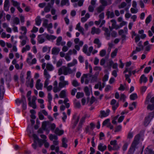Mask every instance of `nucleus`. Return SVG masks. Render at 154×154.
Segmentation results:
<instances>
[{"mask_svg":"<svg viewBox=\"0 0 154 154\" xmlns=\"http://www.w3.org/2000/svg\"><path fill=\"white\" fill-rule=\"evenodd\" d=\"M76 68L75 67L72 70L70 68L68 67L63 66L60 68L58 70V75H60L63 74L65 75H66L68 74H72L73 72L75 71Z\"/></svg>","mask_w":154,"mask_h":154,"instance_id":"obj_1","label":"nucleus"},{"mask_svg":"<svg viewBox=\"0 0 154 154\" xmlns=\"http://www.w3.org/2000/svg\"><path fill=\"white\" fill-rule=\"evenodd\" d=\"M138 140L136 139V136L134 137V140L129 149L128 154H132L134 153L135 150L136 146L138 144Z\"/></svg>","mask_w":154,"mask_h":154,"instance_id":"obj_2","label":"nucleus"},{"mask_svg":"<svg viewBox=\"0 0 154 154\" xmlns=\"http://www.w3.org/2000/svg\"><path fill=\"white\" fill-rule=\"evenodd\" d=\"M100 2L101 4L96 10H104L105 7L111 4V0H100Z\"/></svg>","mask_w":154,"mask_h":154,"instance_id":"obj_3","label":"nucleus"},{"mask_svg":"<svg viewBox=\"0 0 154 154\" xmlns=\"http://www.w3.org/2000/svg\"><path fill=\"white\" fill-rule=\"evenodd\" d=\"M88 46L87 45H84L83 47L82 51L85 54L88 56H90L93 49V48L92 46H91L88 48Z\"/></svg>","mask_w":154,"mask_h":154,"instance_id":"obj_4","label":"nucleus"},{"mask_svg":"<svg viewBox=\"0 0 154 154\" xmlns=\"http://www.w3.org/2000/svg\"><path fill=\"white\" fill-rule=\"evenodd\" d=\"M154 116V112H152L149 113L147 116L145 117L144 121V125L145 126H147L149 124Z\"/></svg>","mask_w":154,"mask_h":154,"instance_id":"obj_5","label":"nucleus"},{"mask_svg":"<svg viewBox=\"0 0 154 154\" xmlns=\"http://www.w3.org/2000/svg\"><path fill=\"white\" fill-rule=\"evenodd\" d=\"M80 117L79 116H77L76 113L73 116L72 120L73 121L74 123L72 125V128L74 129L79 121Z\"/></svg>","mask_w":154,"mask_h":154,"instance_id":"obj_6","label":"nucleus"},{"mask_svg":"<svg viewBox=\"0 0 154 154\" xmlns=\"http://www.w3.org/2000/svg\"><path fill=\"white\" fill-rule=\"evenodd\" d=\"M46 33L38 35V36L37 40L39 44H42L45 42V39L46 38Z\"/></svg>","mask_w":154,"mask_h":154,"instance_id":"obj_7","label":"nucleus"},{"mask_svg":"<svg viewBox=\"0 0 154 154\" xmlns=\"http://www.w3.org/2000/svg\"><path fill=\"white\" fill-rule=\"evenodd\" d=\"M110 112V111L109 109H106V112L104 110H101L98 117L101 119L104 117H106L109 115Z\"/></svg>","mask_w":154,"mask_h":154,"instance_id":"obj_8","label":"nucleus"},{"mask_svg":"<svg viewBox=\"0 0 154 154\" xmlns=\"http://www.w3.org/2000/svg\"><path fill=\"white\" fill-rule=\"evenodd\" d=\"M116 103V100L114 99H112L110 102V104L112 105V109L114 112L119 106V103Z\"/></svg>","mask_w":154,"mask_h":154,"instance_id":"obj_9","label":"nucleus"},{"mask_svg":"<svg viewBox=\"0 0 154 154\" xmlns=\"http://www.w3.org/2000/svg\"><path fill=\"white\" fill-rule=\"evenodd\" d=\"M19 38L22 40L21 42V44L22 46L24 45L26 43L27 41H29L28 37L26 35H21L19 36Z\"/></svg>","mask_w":154,"mask_h":154,"instance_id":"obj_10","label":"nucleus"},{"mask_svg":"<svg viewBox=\"0 0 154 154\" xmlns=\"http://www.w3.org/2000/svg\"><path fill=\"white\" fill-rule=\"evenodd\" d=\"M36 99V97L35 96H33L32 97L31 101L29 102L28 105L29 106L32 107L33 109H36V105L35 101Z\"/></svg>","mask_w":154,"mask_h":154,"instance_id":"obj_11","label":"nucleus"},{"mask_svg":"<svg viewBox=\"0 0 154 154\" xmlns=\"http://www.w3.org/2000/svg\"><path fill=\"white\" fill-rule=\"evenodd\" d=\"M58 83L57 81H55L53 83L54 87L53 88V91L54 93H56L60 91V88L59 87L57 86Z\"/></svg>","mask_w":154,"mask_h":154,"instance_id":"obj_12","label":"nucleus"},{"mask_svg":"<svg viewBox=\"0 0 154 154\" xmlns=\"http://www.w3.org/2000/svg\"><path fill=\"white\" fill-rule=\"evenodd\" d=\"M99 73V72H96L95 74L93 75H91V74H88V75H89V77H92V79L91 80V82H94L97 81V76Z\"/></svg>","mask_w":154,"mask_h":154,"instance_id":"obj_13","label":"nucleus"},{"mask_svg":"<svg viewBox=\"0 0 154 154\" xmlns=\"http://www.w3.org/2000/svg\"><path fill=\"white\" fill-rule=\"evenodd\" d=\"M41 80L38 79L36 82L35 84V87L38 90H42L43 87V84L41 83Z\"/></svg>","mask_w":154,"mask_h":154,"instance_id":"obj_14","label":"nucleus"},{"mask_svg":"<svg viewBox=\"0 0 154 154\" xmlns=\"http://www.w3.org/2000/svg\"><path fill=\"white\" fill-rule=\"evenodd\" d=\"M49 125V122L45 121L42 122V129L48 132V134L49 133V130L47 128H46V126L48 125Z\"/></svg>","mask_w":154,"mask_h":154,"instance_id":"obj_15","label":"nucleus"},{"mask_svg":"<svg viewBox=\"0 0 154 154\" xmlns=\"http://www.w3.org/2000/svg\"><path fill=\"white\" fill-rule=\"evenodd\" d=\"M69 82L68 81H63V82H60L58 84L59 88H60V91L61 89L63 88H65L66 85H69Z\"/></svg>","mask_w":154,"mask_h":154,"instance_id":"obj_16","label":"nucleus"},{"mask_svg":"<svg viewBox=\"0 0 154 154\" xmlns=\"http://www.w3.org/2000/svg\"><path fill=\"white\" fill-rule=\"evenodd\" d=\"M103 30L105 31L104 34L106 39L107 40H109L110 36V31L109 30L108 28H105L103 29Z\"/></svg>","mask_w":154,"mask_h":154,"instance_id":"obj_17","label":"nucleus"},{"mask_svg":"<svg viewBox=\"0 0 154 154\" xmlns=\"http://www.w3.org/2000/svg\"><path fill=\"white\" fill-rule=\"evenodd\" d=\"M100 30L99 29L93 27L91 29V33L92 35H94L95 34H98L100 33Z\"/></svg>","mask_w":154,"mask_h":154,"instance_id":"obj_18","label":"nucleus"},{"mask_svg":"<svg viewBox=\"0 0 154 154\" xmlns=\"http://www.w3.org/2000/svg\"><path fill=\"white\" fill-rule=\"evenodd\" d=\"M148 81L147 78L146 77L145 75L144 74L142 75L140 77L139 82L141 84L142 82L146 83Z\"/></svg>","mask_w":154,"mask_h":154,"instance_id":"obj_19","label":"nucleus"},{"mask_svg":"<svg viewBox=\"0 0 154 154\" xmlns=\"http://www.w3.org/2000/svg\"><path fill=\"white\" fill-rule=\"evenodd\" d=\"M96 0H91V5H90L88 8V10H94L96 7L95 4Z\"/></svg>","mask_w":154,"mask_h":154,"instance_id":"obj_20","label":"nucleus"},{"mask_svg":"<svg viewBox=\"0 0 154 154\" xmlns=\"http://www.w3.org/2000/svg\"><path fill=\"white\" fill-rule=\"evenodd\" d=\"M107 148L106 145H103V144L102 143H100L98 146V149L101 152H103Z\"/></svg>","mask_w":154,"mask_h":154,"instance_id":"obj_21","label":"nucleus"},{"mask_svg":"<svg viewBox=\"0 0 154 154\" xmlns=\"http://www.w3.org/2000/svg\"><path fill=\"white\" fill-rule=\"evenodd\" d=\"M11 2L12 3L13 5L14 6L17 7V10H22L20 8V3L17 2V1L14 0H12L11 1Z\"/></svg>","mask_w":154,"mask_h":154,"instance_id":"obj_22","label":"nucleus"},{"mask_svg":"<svg viewBox=\"0 0 154 154\" xmlns=\"http://www.w3.org/2000/svg\"><path fill=\"white\" fill-rule=\"evenodd\" d=\"M54 133L58 136H61L63 134L64 131L63 130H60L58 128H57L54 131Z\"/></svg>","mask_w":154,"mask_h":154,"instance_id":"obj_23","label":"nucleus"},{"mask_svg":"<svg viewBox=\"0 0 154 154\" xmlns=\"http://www.w3.org/2000/svg\"><path fill=\"white\" fill-rule=\"evenodd\" d=\"M69 0H61L60 6L63 7L64 5L69 6Z\"/></svg>","mask_w":154,"mask_h":154,"instance_id":"obj_24","label":"nucleus"},{"mask_svg":"<svg viewBox=\"0 0 154 154\" xmlns=\"http://www.w3.org/2000/svg\"><path fill=\"white\" fill-rule=\"evenodd\" d=\"M111 22L112 23V26L113 29H117L119 28V25L116 24V22L115 20L112 19L111 20Z\"/></svg>","mask_w":154,"mask_h":154,"instance_id":"obj_25","label":"nucleus"},{"mask_svg":"<svg viewBox=\"0 0 154 154\" xmlns=\"http://www.w3.org/2000/svg\"><path fill=\"white\" fill-rule=\"evenodd\" d=\"M60 50V49L58 48H53L52 49V54L54 55H57L58 54Z\"/></svg>","mask_w":154,"mask_h":154,"instance_id":"obj_26","label":"nucleus"},{"mask_svg":"<svg viewBox=\"0 0 154 154\" xmlns=\"http://www.w3.org/2000/svg\"><path fill=\"white\" fill-rule=\"evenodd\" d=\"M66 90L65 89L61 91L59 94V97L60 98H64L66 97Z\"/></svg>","mask_w":154,"mask_h":154,"instance_id":"obj_27","label":"nucleus"},{"mask_svg":"<svg viewBox=\"0 0 154 154\" xmlns=\"http://www.w3.org/2000/svg\"><path fill=\"white\" fill-rule=\"evenodd\" d=\"M75 29H78L79 31L83 34L84 29L82 27L80 26V23H78L77 24Z\"/></svg>","mask_w":154,"mask_h":154,"instance_id":"obj_28","label":"nucleus"},{"mask_svg":"<svg viewBox=\"0 0 154 154\" xmlns=\"http://www.w3.org/2000/svg\"><path fill=\"white\" fill-rule=\"evenodd\" d=\"M144 153L145 154H152V150L148 147L145 149Z\"/></svg>","mask_w":154,"mask_h":154,"instance_id":"obj_29","label":"nucleus"},{"mask_svg":"<svg viewBox=\"0 0 154 154\" xmlns=\"http://www.w3.org/2000/svg\"><path fill=\"white\" fill-rule=\"evenodd\" d=\"M9 0H5L4 4V10H8L9 7Z\"/></svg>","mask_w":154,"mask_h":154,"instance_id":"obj_30","label":"nucleus"},{"mask_svg":"<svg viewBox=\"0 0 154 154\" xmlns=\"http://www.w3.org/2000/svg\"><path fill=\"white\" fill-rule=\"evenodd\" d=\"M46 38L48 40H53L55 39L56 38V37L52 35H49L48 34L46 33Z\"/></svg>","mask_w":154,"mask_h":154,"instance_id":"obj_31","label":"nucleus"},{"mask_svg":"<svg viewBox=\"0 0 154 154\" xmlns=\"http://www.w3.org/2000/svg\"><path fill=\"white\" fill-rule=\"evenodd\" d=\"M49 139L51 141L58 140L57 136L54 134H49Z\"/></svg>","mask_w":154,"mask_h":154,"instance_id":"obj_32","label":"nucleus"},{"mask_svg":"<svg viewBox=\"0 0 154 154\" xmlns=\"http://www.w3.org/2000/svg\"><path fill=\"white\" fill-rule=\"evenodd\" d=\"M12 24L18 25L20 23V19L17 17H14L12 20Z\"/></svg>","mask_w":154,"mask_h":154,"instance_id":"obj_33","label":"nucleus"},{"mask_svg":"<svg viewBox=\"0 0 154 154\" xmlns=\"http://www.w3.org/2000/svg\"><path fill=\"white\" fill-rule=\"evenodd\" d=\"M35 24L37 26H40L42 20L39 16H37L35 19Z\"/></svg>","mask_w":154,"mask_h":154,"instance_id":"obj_34","label":"nucleus"},{"mask_svg":"<svg viewBox=\"0 0 154 154\" xmlns=\"http://www.w3.org/2000/svg\"><path fill=\"white\" fill-rule=\"evenodd\" d=\"M93 42L97 45L98 48H99L101 47V43L98 38H95L94 41Z\"/></svg>","mask_w":154,"mask_h":154,"instance_id":"obj_35","label":"nucleus"},{"mask_svg":"<svg viewBox=\"0 0 154 154\" xmlns=\"http://www.w3.org/2000/svg\"><path fill=\"white\" fill-rule=\"evenodd\" d=\"M53 5L51 4L50 3H48L44 10H54L53 8Z\"/></svg>","mask_w":154,"mask_h":154,"instance_id":"obj_36","label":"nucleus"},{"mask_svg":"<svg viewBox=\"0 0 154 154\" xmlns=\"http://www.w3.org/2000/svg\"><path fill=\"white\" fill-rule=\"evenodd\" d=\"M67 142V140L65 138H63L62 139V146L63 147L66 148L67 147V144L66 143Z\"/></svg>","mask_w":154,"mask_h":154,"instance_id":"obj_37","label":"nucleus"},{"mask_svg":"<svg viewBox=\"0 0 154 154\" xmlns=\"http://www.w3.org/2000/svg\"><path fill=\"white\" fill-rule=\"evenodd\" d=\"M46 68L49 71H51L53 70L54 69V67L53 66L49 63H47L46 65Z\"/></svg>","mask_w":154,"mask_h":154,"instance_id":"obj_38","label":"nucleus"},{"mask_svg":"<svg viewBox=\"0 0 154 154\" xmlns=\"http://www.w3.org/2000/svg\"><path fill=\"white\" fill-rule=\"evenodd\" d=\"M44 74L46 78V79H49L50 77V75L47 72V70L46 69H45L44 72Z\"/></svg>","mask_w":154,"mask_h":154,"instance_id":"obj_39","label":"nucleus"},{"mask_svg":"<svg viewBox=\"0 0 154 154\" xmlns=\"http://www.w3.org/2000/svg\"><path fill=\"white\" fill-rule=\"evenodd\" d=\"M130 98L132 100H134L137 98V96L136 93H134L130 95Z\"/></svg>","mask_w":154,"mask_h":154,"instance_id":"obj_40","label":"nucleus"},{"mask_svg":"<svg viewBox=\"0 0 154 154\" xmlns=\"http://www.w3.org/2000/svg\"><path fill=\"white\" fill-rule=\"evenodd\" d=\"M118 50L117 48H116L111 53V56L112 58H114L116 55L117 54L118 52Z\"/></svg>","mask_w":154,"mask_h":154,"instance_id":"obj_41","label":"nucleus"},{"mask_svg":"<svg viewBox=\"0 0 154 154\" xmlns=\"http://www.w3.org/2000/svg\"><path fill=\"white\" fill-rule=\"evenodd\" d=\"M30 49V46L29 45H26L25 47L23 48L22 50V52L23 53L26 51L29 50Z\"/></svg>","mask_w":154,"mask_h":154,"instance_id":"obj_42","label":"nucleus"},{"mask_svg":"<svg viewBox=\"0 0 154 154\" xmlns=\"http://www.w3.org/2000/svg\"><path fill=\"white\" fill-rule=\"evenodd\" d=\"M49 127L50 128V130L52 131H54L56 128V125L54 123L49 124L48 125Z\"/></svg>","mask_w":154,"mask_h":154,"instance_id":"obj_43","label":"nucleus"},{"mask_svg":"<svg viewBox=\"0 0 154 154\" xmlns=\"http://www.w3.org/2000/svg\"><path fill=\"white\" fill-rule=\"evenodd\" d=\"M84 91L86 96H89L90 95V92L89 91L88 88L87 86H86L85 87Z\"/></svg>","mask_w":154,"mask_h":154,"instance_id":"obj_44","label":"nucleus"},{"mask_svg":"<svg viewBox=\"0 0 154 154\" xmlns=\"http://www.w3.org/2000/svg\"><path fill=\"white\" fill-rule=\"evenodd\" d=\"M37 60L36 58H34L31 61L30 60L28 61L27 62V63L29 65H32L34 64H35L36 63Z\"/></svg>","mask_w":154,"mask_h":154,"instance_id":"obj_45","label":"nucleus"},{"mask_svg":"<svg viewBox=\"0 0 154 154\" xmlns=\"http://www.w3.org/2000/svg\"><path fill=\"white\" fill-rule=\"evenodd\" d=\"M46 141V140H42V139H39L38 140L37 142L38 143L39 147H41L43 145L44 143Z\"/></svg>","mask_w":154,"mask_h":154,"instance_id":"obj_46","label":"nucleus"},{"mask_svg":"<svg viewBox=\"0 0 154 154\" xmlns=\"http://www.w3.org/2000/svg\"><path fill=\"white\" fill-rule=\"evenodd\" d=\"M126 6V8L127 7V3L125 2H123L121 3L120 5H119V9L123 8Z\"/></svg>","mask_w":154,"mask_h":154,"instance_id":"obj_47","label":"nucleus"},{"mask_svg":"<svg viewBox=\"0 0 154 154\" xmlns=\"http://www.w3.org/2000/svg\"><path fill=\"white\" fill-rule=\"evenodd\" d=\"M151 94H150L149 93L148 94V95L146 97V100L145 101V104H148L149 103V100L151 98Z\"/></svg>","mask_w":154,"mask_h":154,"instance_id":"obj_48","label":"nucleus"},{"mask_svg":"<svg viewBox=\"0 0 154 154\" xmlns=\"http://www.w3.org/2000/svg\"><path fill=\"white\" fill-rule=\"evenodd\" d=\"M84 94L83 93L78 92L77 93L76 97L77 98L79 99L83 97Z\"/></svg>","mask_w":154,"mask_h":154,"instance_id":"obj_49","label":"nucleus"},{"mask_svg":"<svg viewBox=\"0 0 154 154\" xmlns=\"http://www.w3.org/2000/svg\"><path fill=\"white\" fill-rule=\"evenodd\" d=\"M72 85L74 87H76L79 86V84L76 80H73L72 82Z\"/></svg>","mask_w":154,"mask_h":154,"instance_id":"obj_50","label":"nucleus"},{"mask_svg":"<svg viewBox=\"0 0 154 154\" xmlns=\"http://www.w3.org/2000/svg\"><path fill=\"white\" fill-rule=\"evenodd\" d=\"M62 38L61 36H59L58 37L56 40V45L57 46H59L60 45V42L62 40Z\"/></svg>","mask_w":154,"mask_h":154,"instance_id":"obj_51","label":"nucleus"},{"mask_svg":"<svg viewBox=\"0 0 154 154\" xmlns=\"http://www.w3.org/2000/svg\"><path fill=\"white\" fill-rule=\"evenodd\" d=\"M77 61L75 60H73V62L69 63L67 64L68 67H71L74 66L77 63Z\"/></svg>","mask_w":154,"mask_h":154,"instance_id":"obj_52","label":"nucleus"},{"mask_svg":"<svg viewBox=\"0 0 154 154\" xmlns=\"http://www.w3.org/2000/svg\"><path fill=\"white\" fill-rule=\"evenodd\" d=\"M152 18V16L151 15H149L146 18L145 20V23L146 24H148L151 21Z\"/></svg>","mask_w":154,"mask_h":154,"instance_id":"obj_53","label":"nucleus"},{"mask_svg":"<svg viewBox=\"0 0 154 154\" xmlns=\"http://www.w3.org/2000/svg\"><path fill=\"white\" fill-rule=\"evenodd\" d=\"M48 102L49 103V104H51V101L52 99V95H51V94L50 93H49L48 94Z\"/></svg>","mask_w":154,"mask_h":154,"instance_id":"obj_54","label":"nucleus"},{"mask_svg":"<svg viewBox=\"0 0 154 154\" xmlns=\"http://www.w3.org/2000/svg\"><path fill=\"white\" fill-rule=\"evenodd\" d=\"M106 51L105 50H101L100 52V55L102 57H104L106 54Z\"/></svg>","mask_w":154,"mask_h":154,"instance_id":"obj_55","label":"nucleus"},{"mask_svg":"<svg viewBox=\"0 0 154 154\" xmlns=\"http://www.w3.org/2000/svg\"><path fill=\"white\" fill-rule=\"evenodd\" d=\"M125 1L127 3V7L125 8V10H128L131 5V0H125Z\"/></svg>","mask_w":154,"mask_h":154,"instance_id":"obj_56","label":"nucleus"},{"mask_svg":"<svg viewBox=\"0 0 154 154\" xmlns=\"http://www.w3.org/2000/svg\"><path fill=\"white\" fill-rule=\"evenodd\" d=\"M74 102V104L75 107L76 108H79L81 106V104L80 102L79 101H76Z\"/></svg>","mask_w":154,"mask_h":154,"instance_id":"obj_57","label":"nucleus"},{"mask_svg":"<svg viewBox=\"0 0 154 154\" xmlns=\"http://www.w3.org/2000/svg\"><path fill=\"white\" fill-rule=\"evenodd\" d=\"M20 29L22 31L24 32L23 34L25 35L26 34L27 31V29L26 27L22 26L21 27Z\"/></svg>","mask_w":154,"mask_h":154,"instance_id":"obj_58","label":"nucleus"},{"mask_svg":"<svg viewBox=\"0 0 154 154\" xmlns=\"http://www.w3.org/2000/svg\"><path fill=\"white\" fill-rule=\"evenodd\" d=\"M88 74H84L83 76L81 78V82L82 84H83L84 82V78H87L88 76Z\"/></svg>","mask_w":154,"mask_h":154,"instance_id":"obj_59","label":"nucleus"},{"mask_svg":"<svg viewBox=\"0 0 154 154\" xmlns=\"http://www.w3.org/2000/svg\"><path fill=\"white\" fill-rule=\"evenodd\" d=\"M33 56L31 53H29L28 54V58L26 59V62L29 61L33 58Z\"/></svg>","mask_w":154,"mask_h":154,"instance_id":"obj_60","label":"nucleus"},{"mask_svg":"<svg viewBox=\"0 0 154 154\" xmlns=\"http://www.w3.org/2000/svg\"><path fill=\"white\" fill-rule=\"evenodd\" d=\"M119 115H117L115 117L112 121V123L114 124H116V120L119 117Z\"/></svg>","mask_w":154,"mask_h":154,"instance_id":"obj_61","label":"nucleus"},{"mask_svg":"<svg viewBox=\"0 0 154 154\" xmlns=\"http://www.w3.org/2000/svg\"><path fill=\"white\" fill-rule=\"evenodd\" d=\"M151 69V67L150 66L147 67L145 68L144 69V72L148 73L149 72Z\"/></svg>","mask_w":154,"mask_h":154,"instance_id":"obj_62","label":"nucleus"},{"mask_svg":"<svg viewBox=\"0 0 154 154\" xmlns=\"http://www.w3.org/2000/svg\"><path fill=\"white\" fill-rule=\"evenodd\" d=\"M107 14L111 18H113L114 16V13L113 12H110L109 11H107Z\"/></svg>","mask_w":154,"mask_h":154,"instance_id":"obj_63","label":"nucleus"},{"mask_svg":"<svg viewBox=\"0 0 154 154\" xmlns=\"http://www.w3.org/2000/svg\"><path fill=\"white\" fill-rule=\"evenodd\" d=\"M48 20H45L42 23L43 26L45 28H46L48 25Z\"/></svg>","mask_w":154,"mask_h":154,"instance_id":"obj_64","label":"nucleus"}]
</instances>
